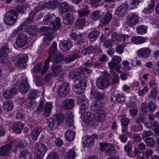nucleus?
I'll list each match as a JSON object with an SVG mask.
<instances>
[{
    "label": "nucleus",
    "mask_w": 159,
    "mask_h": 159,
    "mask_svg": "<svg viewBox=\"0 0 159 159\" xmlns=\"http://www.w3.org/2000/svg\"><path fill=\"white\" fill-rule=\"evenodd\" d=\"M104 93L103 91L99 92L94 89H92L90 93V96L94 98V102L91 107V110L94 112L95 116L98 120H104L106 118L105 111L102 109L103 105L102 99L104 98Z\"/></svg>",
    "instance_id": "1"
},
{
    "label": "nucleus",
    "mask_w": 159,
    "mask_h": 159,
    "mask_svg": "<svg viewBox=\"0 0 159 159\" xmlns=\"http://www.w3.org/2000/svg\"><path fill=\"white\" fill-rule=\"evenodd\" d=\"M57 46L56 43L54 42L51 46L49 50V56L44 62L42 74H45L48 70L49 68L50 61L54 63H57L63 60V55L62 54H55L57 50Z\"/></svg>",
    "instance_id": "2"
},
{
    "label": "nucleus",
    "mask_w": 159,
    "mask_h": 159,
    "mask_svg": "<svg viewBox=\"0 0 159 159\" xmlns=\"http://www.w3.org/2000/svg\"><path fill=\"white\" fill-rule=\"evenodd\" d=\"M64 119V116L62 114L55 115L47 120L48 126L52 129L58 127L60 124L63 122Z\"/></svg>",
    "instance_id": "3"
},
{
    "label": "nucleus",
    "mask_w": 159,
    "mask_h": 159,
    "mask_svg": "<svg viewBox=\"0 0 159 159\" xmlns=\"http://www.w3.org/2000/svg\"><path fill=\"white\" fill-rule=\"evenodd\" d=\"M48 148L43 143L39 142L36 143L34 147V152L37 157L35 159H41L45 155Z\"/></svg>",
    "instance_id": "4"
},
{
    "label": "nucleus",
    "mask_w": 159,
    "mask_h": 159,
    "mask_svg": "<svg viewBox=\"0 0 159 159\" xmlns=\"http://www.w3.org/2000/svg\"><path fill=\"white\" fill-rule=\"evenodd\" d=\"M39 31L42 34L45 35V37L43 38V40L44 43L48 45H49L54 38L52 32L46 26L41 27L39 28Z\"/></svg>",
    "instance_id": "5"
},
{
    "label": "nucleus",
    "mask_w": 159,
    "mask_h": 159,
    "mask_svg": "<svg viewBox=\"0 0 159 159\" xmlns=\"http://www.w3.org/2000/svg\"><path fill=\"white\" fill-rule=\"evenodd\" d=\"M44 103L43 101L40 102L39 106L37 109V111L39 113L44 111V116L46 117L49 116L52 109V104L50 102H47L44 106Z\"/></svg>",
    "instance_id": "6"
},
{
    "label": "nucleus",
    "mask_w": 159,
    "mask_h": 159,
    "mask_svg": "<svg viewBox=\"0 0 159 159\" xmlns=\"http://www.w3.org/2000/svg\"><path fill=\"white\" fill-rule=\"evenodd\" d=\"M18 16L17 13L15 11H8L4 17L5 23L8 25L13 24L17 21Z\"/></svg>",
    "instance_id": "7"
},
{
    "label": "nucleus",
    "mask_w": 159,
    "mask_h": 159,
    "mask_svg": "<svg viewBox=\"0 0 159 159\" xmlns=\"http://www.w3.org/2000/svg\"><path fill=\"white\" fill-rule=\"evenodd\" d=\"M86 86L85 80H74V91L77 94H81L84 92Z\"/></svg>",
    "instance_id": "8"
},
{
    "label": "nucleus",
    "mask_w": 159,
    "mask_h": 159,
    "mask_svg": "<svg viewBox=\"0 0 159 159\" xmlns=\"http://www.w3.org/2000/svg\"><path fill=\"white\" fill-rule=\"evenodd\" d=\"M28 58L27 56L25 54L20 55L18 56L15 61V65L18 67H22L25 66L26 62L28 61Z\"/></svg>",
    "instance_id": "9"
},
{
    "label": "nucleus",
    "mask_w": 159,
    "mask_h": 159,
    "mask_svg": "<svg viewBox=\"0 0 159 159\" xmlns=\"http://www.w3.org/2000/svg\"><path fill=\"white\" fill-rule=\"evenodd\" d=\"M119 80H97V86L100 89H103L109 85H113L118 82Z\"/></svg>",
    "instance_id": "10"
},
{
    "label": "nucleus",
    "mask_w": 159,
    "mask_h": 159,
    "mask_svg": "<svg viewBox=\"0 0 159 159\" xmlns=\"http://www.w3.org/2000/svg\"><path fill=\"white\" fill-rule=\"evenodd\" d=\"M28 40L27 37L24 34L18 35L16 38V43L18 47H22L26 44Z\"/></svg>",
    "instance_id": "11"
},
{
    "label": "nucleus",
    "mask_w": 159,
    "mask_h": 159,
    "mask_svg": "<svg viewBox=\"0 0 159 159\" xmlns=\"http://www.w3.org/2000/svg\"><path fill=\"white\" fill-rule=\"evenodd\" d=\"M52 73L50 74H48L46 75L45 77L46 80H49L51 79V77L52 76H57L59 75L62 71L61 67L59 65H54L52 67Z\"/></svg>",
    "instance_id": "12"
},
{
    "label": "nucleus",
    "mask_w": 159,
    "mask_h": 159,
    "mask_svg": "<svg viewBox=\"0 0 159 159\" xmlns=\"http://www.w3.org/2000/svg\"><path fill=\"white\" fill-rule=\"evenodd\" d=\"M70 90L69 84L67 83H64L60 86L59 89V94L61 97H65L69 93Z\"/></svg>",
    "instance_id": "13"
},
{
    "label": "nucleus",
    "mask_w": 159,
    "mask_h": 159,
    "mask_svg": "<svg viewBox=\"0 0 159 159\" xmlns=\"http://www.w3.org/2000/svg\"><path fill=\"white\" fill-rule=\"evenodd\" d=\"M40 91L38 90H33L28 99V102L29 103L28 106L31 107L33 106L32 102H34L35 100V98L39 95Z\"/></svg>",
    "instance_id": "14"
},
{
    "label": "nucleus",
    "mask_w": 159,
    "mask_h": 159,
    "mask_svg": "<svg viewBox=\"0 0 159 159\" xmlns=\"http://www.w3.org/2000/svg\"><path fill=\"white\" fill-rule=\"evenodd\" d=\"M94 116L95 115H94L93 113L90 112L84 111L82 114L81 118L84 122L88 123L93 120Z\"/></svg>",
    "instance_id": "15"
},
{
    "label": "nucleus",
    "mask_w": 159,
    "mask_h": 159,
    "mask_svg": "<svg viewBox=\"0 0 159 159\" xmlns=\"http://www.w3.org/2000/svg\"><path fill=\"white\" fill-rule=\"evenodd\" d=\"M88 101L87 99L85 98L82 96L78 97V102L79 104H80V109L85 111L88 109L89 105Z\"/></svg>",
    "instance_id": "16"
},
{
    "label": "nucleus",
    "mask_w": 159,
    "mask_h": 159,
    "mask_svg": "<svg viewBox=\"0 0 159 159\" xmlns=\"http://www.w3.org/2000/svg\"><path fill=\"white\" fill-rule=\"evenodd\" d=\"M61 106L64 109H71L74 106V100L72 99H66L62 102Z\"/></svg>",
    "instance_id": "17"
},
{
    "label": "nucleus",
    "mask_w": 159,
    "mask_h": 159,
    "mask_svg": "<svg viewBox=\"0 0 159 159\" xmlns=\"http://www.w3.org/2000/svg\"><path fill=\"white\" fill-rule=\"evenodd\" d=\"M72 45V42L68 40L61 41L59 44L61 49L63 51L69 50L71 48Z\"/></svg>",
    "instance_id": "18"
},
{
    "label": "nucleus",
    "mask_w": 159,
    "mask_h": 159,
    "mask_svg": "<svg viewBox=\"0 0 159 159\" xmlns=\"http://www.w3.org/2000/svg\"><path fill=\"white\" fill-rule=\"evenodd\" d=\"M151 52V50L147 48H143L137 51L138 57L143 58L148 57Z\"/></svg>",
    "instance_id": "19"
},
{
    "label": "nucleus",
    "mask_w": 159,
    "mask_h": 159,
    "mask_svg": "<svg viewBox=\"0 0 159 159\" xmlns=\"http://www.w3.org/2000/svg\"><path fill=\"white\" fill-rule=\"evenodd\" d=\"M57 18L53 14L49 13L44 17L43 22L46 25H50L56 20Z\"/></svg>",
    "instance_id": "20"
},
{
    "label": "nucleus",
    "mask_w": 159,
    "mask_h": 159,
    "mask_svg": "<svg viewBox=\"0 0 159 159\" xmlns=\"http://www.w3.org/2000/svg\"><path fill=\"white\" fill-rule=\"evenodd\" d=\"M129 122V120L126 118H122L120 120L122 131L123 134H127L128 125Z\"/></svg>",
    "instance_id": "21"
},
{
    "label": "nucleus",
    "mask_w": 159,
    "mask_h": 159,
    "mask_svg": "<svg viewBox=\"0 0 159 159\" xmlns=\"http://www.w3.org/2000/svg\"><path fill=\"white\" fill-rule=\"evenodd\" d=\"M30 86L26 80H24L20 84L19 90L22 94L26 93L30 89Z\"/></svg>",
    "instance_id": "22"
},
{
    "label": "nucleus",
    "mask_w": 159,
    "mask_h": 159,
    "mask_svg": "<svg viewBox=\"0 0 159 159\" xmlns=\"http://www.w3.org/2000/svg\"><path fill=\"white\" fill-rule=\"evenodd\" d=\"M125 98L120 93H117L111 97V101L114 103H123Z\"/></svg>",
    "instance_id": "23"
},
{
    "label": "nucleus",
    "mask_w": 159,
    "mask_h": 159,
    "mask_svg": "<svg viewBox=\"0 0 159 159\" xmlns=\"http://www.w3.org/2000/svg\"><path fill=\"white\" fill-rule=\"evenodd\" d=\"M12 149V145L10 143H8L2 146L0 148V155L2 156L7 155L9 151Z\"/></svg>",
    "instance_id": "24"
},
{
    "label": "nucleus",
    "mask_w": 159,
    "mask_h": 159,
    "mask_svg": "<svg viewBox=\"0 0 159 159\" xmlns=\"http://www.w3.org/2000/svg\"><path fill=\"white\" fill-rule=\"evenodd\" d=\"M61 23L59 19L57 18L56 20L54 22H52L49 26V27H48L49 30L52 31V30H57L61 27Z\"/></svg>",
    "instance_id": "25"
},
{
    "label": "nucleus",
    "mask_w": 159,
    "mask_h": 159,
    "mask_svg": "<svg viewBox=\"0 0 159 159\" xmlns=\"http://www.w3.org/2000/svg\"><path fill=\"white\" fill-rule=\"evenodd\" d=\"M74 17L73 15L68 13L63 17V23L66 25L70 24L74 22Z\"/></svg>",
    "instance_id": "26"
},
{
    "label": "nucleus",
    "mask_w": 159,
    "mask_h": 159,
    "mask_svg": "<svg viewBox=\"0 0 159 159\" xmlns=\"http://www.w3.org/2000/svg\"><path fill=\"white\" fill-rule=\"evenodd\" d=\"M84 74H80V73L75 71H71L69 73V76L70 79H73L84 80L86 78L84 77Z\"/></svg>",
    "instance_id": "27"
},
{
    "label": "nucleus",
    "mask_w": 159,
    "mask_h": 159,
    "mask_svg": "<svg viewBox=\"0 0 159 159\" xmlns=\"http://www.w3.org/2000/svg\"><path fill=\"white\" fill-rule=\"evenodd\" d=\"M99 34L100 32L99 31L97 30H93L89 34L88 39L90 41L94 42L98 38Z\"/></svg>",
    "instance_id": "28"
},
{
    "label": "nucleus",
    "mask_w": 159,
    "mask_h": 159,
    "mask_svg": "<svg viewBox=\"0 0 159 159\" xmlns=\"http://www.w3.org/2000/svg\"><path fill=\"white\" fill-rule=\"evenodd\" d=\"M138 21V16L134 14H133L131 16L128 17L127 23L130 26L136 24Z\"/></svg>",
    "instance_id": "29"
},
{
    "label": "nucleus",
    "mask_w": 159,
    "mask_h": 159,
    "mask_svg": "<svg viewBox=\"0 0 159 159\" xmlns=\"http://www.w3.org/2000/svg\"><path fill=\"white\" fill-rule=\"evenodd\" d=\"M24 126V125L21 123H14L12 127L14 131L16 134H20Z\"/></svg>",
    "instance_id": "30"
},
{
    "label": "nucleus",
    "mask_w": 159,
    "mask_h": 159,
    "mask_svg": "<svg viewBox=\"0 0 159 159\" xmlns=\"http://www.w3.org/2000/svg\"><path fill=\"white\" fill-rule=\"evenodd\" d=\"M59 10L61 13L66 12L70 10V7L66 2L61 3L59 4Z\"/></svg>",
    "instance_id": "31"
},
{
    "label": "nucleus",
    "mask_w": 159,
    "mask_h": 159,
    "mask_svg": "<svg viewBox=\"0 0 159 159\" xmlns=\"http://www.w3.org/2000/svg\"><path fill=\"white\" fill-rule=\"evenodd\" d=\"M37 26L34 25H30V24H28L26 27L25 31L30 34L34 35L37 33Z\"/></svg>",
    "instance_id": "32"
},
{
    "label": "nucleus",
    "mask_w": 159,
    "mask_h": 159,
    "mask_svg": "<svg viewBox=\"0 0 159 159\" xmlns=\"http://www.w3.org/2000/svg\"><path fill=\"white\" fill-rule=\"evenodd\" d=\"M42 130V128L41 127L39 126L35 128L31 134V136L33 140L35 141L37 140Z\"/></svg>",
    "instance_id": "33"
},
{
    "label": "nucleus",
    "mask_w": 159,
    "mask_h": 159,
    "mask_svg": "<svg viewBox=\"0 0 159 159\" xmlns=\"http://www.w3.org/2000/svg\"><path fill=\"white\" fill-rule=\"evenodd\" d=\"M20 159H33L32 155L30 152L28 151L23 150L21 151L19 155Z\"/></svg>",
    "instance_id": "34"
},
{
    "label": "nucleus",
    "mask_w": 159,
    "mask_h": 159,
    "mask_svg": "<svg viewBox=\"0 0 159 159\" xmlns=\"http://www.w3.org/2000/svg\"><path fill=\"white\" fill-rule=\"evenodd\" d=\"M13 103L12 101L7 100L5 101L3 105V108L4 109L8 111H11L13 109Z\"/></svg>",
    "instance_id": "35"
},
{
    "label": "nucleus",
    "mask_w": 159,
    "mask_h": 159,
    "mask_svg": "<svg viewBox=\"0 0 159 159\" xmlns=\"http://www.w3.org/2000/svg\"><path fill=\"white\" fill-rule=\"evenodd\" d=\"M146 40L145 38L141 36H134L131 39L132 42L136 44H141L144 43Z\"/></svg>",
    "instance_id": "36"
},
{
    "label": "nucleus",
    "mask_w": 159,
    "mask_h": 159,
    "mask_svg": "<svg viewBox=\"0 0 159 159\" xmlns=\"http://www.w3.org/2000/svg\"><path fill=\"white\" fill-rule=\"evenodd\" d=\"M112 17V14L110 13L107 12L105 16L101 20V22L102 24L106 25L110 22Z\"/></svg>",
    "instance_id": "37"
},
{
    "label": "nucleus",
    "mask_w": 159,
    "mask_h": 159,
    "mask_svg": "<svg viewBox=\"0 0 159 159\" xmlns=\"http://www.w3.org/2000/svg\"><path fill=\"white\" fill-rule=\"evenodd\" d=\"M75 136L74 132L71 130H68L65 134L66 139L69 141H73L75 138Z\"/></svg>",
    "instance_id": "38"
},
{
    "label": "nucleus",
    "mask_w": 159,
    "mask_h": 159,
    "mask_svg": "<svg viewBox=\"0 0 159 159\" xmlns=\"http://www.w3.org/2000/svg\"><path fill=\"white\" fill-rule=\"evenodd\" d=\"M89 13L90 11L88 10L87 6L85 7L78 11V13L80 17L87 16L89 14Z\"/></svg>",
    "instance_id": "39"
},
{
    "label": "nucleus",
    "mask_w": 159,
    "mask_h": 159,
    "mask_svg": "<svg viewBox=\"0 0 159 159\" xmlns=\"http://www.w3.org/2000/svg\"><path fill=\"white\" fill-rule=\"evenodd\" d=\"M30 9V7L27 5L19 6L17 7L16 10L17 11L21 14H24L26 10Z\"/></svg>",
    "instance_id": "40"
},
{
    "label": "nucleus",
    "mask_w": 159,
    "mask_h": 159,
    "mask_svg": "<svg viewBox=\"0 0 159 159\" xmlns=\"http://www.w3.org/2000/svg\"><path fill=\"white\" fill-rule=\"evenodd\" d=\"M45 3L46 8L49 9H55L57 8V5L56 2L54 1L49 2Z\"/></svg>",
    "instance_id": "41"
},
{
    "label": "nucleus",
    "mask_w": 159,
    "mask_h": 159,
    "mask_svg": "<svg viewBox=\"0 0 159 159\" xmlns=\"http://www.w3.org/2000/svg\"><path fill=\"white\" fill-rule=\"evenodd\" d=\"M67 117L66 119V124L67 126L70 127L73 125V117L71 113H70L67 115Z\"/></svg>",
    "instance_id": "42"
},
{
    "label": "nucleus",
    "mask_w": 159,
    "mask_h": 159,
    "mask_svg": "<svg viewBox=\"0 0 159 159\" xmlns=\"http://www.w3.org/2000/svg\"><path fill=\"white\" fill-rule=\"evenodd\" d=\"M7 46V44H6L4 47L0 49V56L7 57L9 52V49Z\"/></svg>",
    "instance_id": "43"
},
{
    "label": "nucleus",
    "mask_w": 159,
    "mask_h": 159,
    "mask_svg": "<svg viewBox=\"0 0 159 159\" xmlns=\"http://www.w3.org/2000/svg\"><path fill=\"white\" fill-rule=\"evenodd\" d=\"M142 0H127V4L131 8H134L139 4Z\"/></svg>",
    "instance_id": "44"
},
{
    "label": "nucleus",
    "mask_w": 159,
    "mask_h": 159,
    "mask_svg": "<svg viewBox=\"0 0 159 159\" xmlns=\"http://www.w3.org/2000/svg\"><path fill=\"white\" fill-rule=\"evenodd\" d=\"M137 33L140 34H143L147 32V28L143 25H140L136 28Z\"/></svg>",
    "instance_id": "45"
},
{
    "label": "nucleus",
    "mask_w": 159,
    "mask_h": 159,
    "mask_svg": "<svg viewBox=\"0 0 159 159\" xmlns=\"http://www.w3.org/2000/svg\"><path fill=\"white\" fill-rule=\"evenodd\" d=\"M143 140L146 142L147 146L151 147H153L156 143L155 139L152 137H148Z\"/></svg>",
    "instance_id": "46"
},
{
    "label": "nucleus",
    "mask_w": 159,
    "mask_h": 159,
    "mask_svg": "<svg viewBox=\"0 0 159 159\" xmlns=\"http://www.w3.org/2000/svg\"><path fill=\"white\" fill-rule=\"evenodd\" d=\"M127 6L126 4L123 3L119 6L116 10V13L117 15L120 14L121 12H124L127 8Z\"/></svg>",
    "instance_id": "47"
},
{
    "label": "nucleus",
    "mask_w": 159,
    "mask_h": 159,
    "mask_svg": "<svg viewBox=\"0 0 159 159\" xmlns=\"http://www.w3.org/2000/svg\"><path fill=\"white\" fill-rule=\"evenodd\" d=\"M85 20L84 19H80L77 20L75 23V27L80 29L85 25Z\"/></svg>",
    "instance_id": "48"
},
{
    "label": "nucleus",
    "mask_w": 159,
    "mask_h": 159,
    "mask_svg": "<svg viewBox=\"0 0 159 159\" xmlns=\"http://www.w3.org/2000/svg\"><path fill=\"white\" fill-rule=\"evenodd\" d=\"M141 83L142 86L144 87L143 88L142 90H139L138 93L139 96H143L144 94L147 93L148 89L143 81H142Z\"/></svg>",
    "instance_id": "49"
},
{
    "label": "nucleus",
    "mask_w": 159,
    "mask_h": 159,
    "mask_svg": "<svg viewBox=\"0 0 159 159\" xmlns=\"http://www.w3.org/2000/svg\"><path fill=\"white\" fill-rule=\"evenodd\" d=\"M148 109L150 112H153L157 108V106L153 102H149L147 104Z\"/></svg>",
    "instance_id": "50"
},
{
    "label": "nucleus",
    "mask_w": 159,
    "mask_h": 159,
    "mask_svg": "<svg viewBox=\"0 0 159 159\" xmlns=\"http://www.w3.org/2000/svg\"><path fill=\"white\" fill-rule=\"evenodd\" d=\"M37 13L36 11H31L29 14V18L25 20V23H31L33 21V18H34L36 13Z\"/></svg>",
    "instance_id": "51"
},
{
    "label": "nucleus",
    "mask_w": 159,
    "mask_h": 159,
    "mask_svg": "<svg viewBox=\"0 0 159 159\" xmlns=\"http://www.w3.org/2000/svg\"><path fill=\"white\" fill-rule=\"evenodd\" d=\"M101 16L100 12L98 11H95L93 12L91 15V18L94 20H96L98 19L101 18Z\"/></svg>",
    "instance_id": "52"
},
{
    "label": "nucleus",
    "mask_w": 159,
    "mask_h": 159,
    "mask_svg": "<svg viewBox=\"0 0 159 159\" xmlns=\"http://www.w3.org/2000/svg\"><path fill=\"white\" fill-rule=\"evenodd\" d=\"M76 157V153L73 150H70L68 152L66 155L67 159H74Z\"/></svg>",
    "instance_id": "53"
},
{
    "label": "nucleus",
    "mask_w": 159,
    "mask_h": 159,
    "mask_svg": "<svg viewBox=\"0 0 159 159\" xmlns=\"http://www.w3.org/2000/svg\"><path fill=\"white\" fill-rule=\"evenodd\" d=\"M42 63L40 62L39 63L35 65L33 67V70L35 72H41V74H42V72L43 71V70L42 71Z\"/></svg>",
    "instance_id": "54"
},
{
    "label": "nucleus",
    "mask_w": 159,
    "mask_h": 159,
    "mask_svg": "<svg viewBox=\"0 0 159 159\" xmlns=\"http://www.w3.org/2000/svg\"><path fill=\"white\" fill-rule=\"evenodd\" d=\"M78 57V56L76 54L69 55L65 58V61L66 62H70L74 61Z\"/></svg>",
    "instance_id": "55"
},
{
    "label": "nucleus",
    "mask_w": 159,
    "mask_h": 159,
    "mask_svg": "<svg viewBox=\"0 0 159 159\" xmlns=\"http://www.w3.org/2000/svg\"><path fill=\"white\" fill-rule=\"evenodd\" d=\"M114 147L113 145L110 144L108 147L106 152V154L111 156L112 154L115 153Z\"/></svg>",
    "instance_id": "56"
},
{
    "label": "nucleus",
    "mask_w": 159,
    "mask_h": 159,
    "mask_svg": "<svg viewBox=\"0 0 159 159\" xmlns=\"http://www.w3.org/2000/svg\"><path fill=\"white\" fill-rule=\"evenodd\" d=\"M125 46L126 45L124 43L117 45L116 48V52L119 54H121L124 52V49Z\"/></svg>",
    "instance_id": "57"
},
{
    "label": "nucleus",
    "mask_w": 159,
    "mask_h": 159,
    "mask_svg": "<svg viewBox=\"0 0 159 159\" xmlns=\"http://www.w3.org/2000/svg\"><path fill=\"white\" fill-rule=\"evenodd\" d=\"M108 66L111 69L114 70L115 69L116 71L117 72H119L121 68L120 66L112 62H109L108 64Z\"/></svg>",
    "instance_id": "58"
},
{
    "label": "nucleus",
    "mask_w": 159,
    "mask_h": 159,
    "mask_svg": "<svg viewBox=\"0 0 159 159\" xmlns=\"http://www.w3.org/2000/svg\"><path fill=\"white\" fill-rule=\"evenodd\" d=\"M93 48L92 46L86 48L83 50L82 53L84 55H86L90 54L93 52Z\"/></svg>",
    "instance_id": "59"
},
{
    "label": "nucleus",
    "mask_w": 159,
    "mask_h": 159,
    "mask_svg": "<svg viewBox=\"0 0 159 159\" xmlns=\"http://www.w3.org/2000/svg\"><path fill=\"white\" fill-rule=\"evenodd\" d=\"M58 154L55 152H51L48 156L47 159H59Z\"/></svg>",
    "instance_id": "60"
},
{
    "label": "nucleus",
    "mask_w": 159,
    "mask_h": 159,
    "mask_svg": "<svg viewBox=\"0 0 159 159\" xmlns=\"http://www.w3.org/2000/svg\"><path fill=\"white\" fill-rule=\"evenodd\" d=\"M144 114H143L140 115H139L138 117L136 118L135 122L136 123H140L141 122L143 123L146 118L144 117Z\"/></svg>",
    "instance_id": "61"
},
{
    "label": "nucleus",
    "mask_w": 159,
    "mask_h": 159,
    "mask_svg": "<svg viewBox=\"0 0 159 159\" xmlns=\"http://www.w3.org/2000/svg\"><path fill=\"white\" fill-rule=\"evenodd\" d=\"M28 24L30 23H25V22L21 24L16 30H14L15 33H17L19 31L23 30L24 28L25 30L27 24Z\"/></svg>",
    "instance_id": "62"
},
{
    "label": "nucleus",
    "mask_w": 159,
    "mask_h": 159,
    "mask_svg": "<svg viewBox=\"0 0 159 159\" xmlns=\"http://www.w3.org/2000/svg\"><path fill=\"white\" fill-rule=\"evenodd\" d=\"M147 104L146 102H144L141 104L140 110L141 112L146 113L148 111Z\"/></svg>",
    "instance_id": "63"
},
{
    "label": "nucleus",
    "mask_w": 159,
    "mask_h": 159,
    "mask_svg": "<svg viewBox=\"0 0 159 159\" xmlns=\"http://www.w3.org/2000/svg\"><path fill=\"white\" fill-rule=\"evenodd\" d=\"M152 134L153 133L151 131H146L144 130L142 134L143 139H144L148 138L149 137H148V136L152 135Z\"/></svg>",
    "instance_id": "64"
}]
</instances>
